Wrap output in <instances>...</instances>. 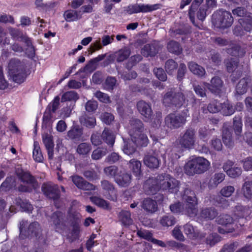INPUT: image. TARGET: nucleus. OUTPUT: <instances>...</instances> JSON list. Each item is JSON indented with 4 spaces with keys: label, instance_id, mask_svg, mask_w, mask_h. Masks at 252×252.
<instances>
[{
    "label": "nucleus",
    "instance_id": "obj_43",
    "mask_svg": "<svg viewBox=\"0 0 252 252\" xmlns=\"http://www.w3.org/2000/svg\"><path fill=\"white\" fill-rule=\"evenodd\" d=\"M106 56L105 54L99 55L98 57L91 60L89 63L85 66L86 70H94L96 68V64L98 62L103 60Z\"/></svg>",
    "mask_w": 252,
    "mask_h": 252
},
{
    "label": "nucleus",
    "instance_id": "obj_47",
    "mask_svg": "<svg viewBox=\"0 0 252 252\" xmlns=\"http://www.w3.org/2000/svg\"><path fill=\"white\" fill-rule=\"evenodd\" d=\"M92 150L91 145L87 143H82L77 146L76 151L79 155H86Z\"/></svg>",
    "mask_w": 252,
    "mask_h": 252
},
{
    "label": "nucleus",
    "instance_id": "obj_44",
    "mask_svg": "<svg viewBox=\"0 0 252 252\" xmlns=\"http://www.w3.org/2000/svg\"><path fill=\"white\" fill-rule=\"evenodd\" d=\"M183 199L186 202H191L195 203L197 201L194 192L189 189H185L182 195Z\"/></svg>",
    "mask_w": 252,
    "mask_h": 252
},
{
    "label": "nucleus",
    "instance_id": "obj_40",
    "mask_svg": "<svg viewBox=\"0 0 252 252\" xmlns=\"http://www.w3.org/2000/svg\"><path fill=\"white\" fill-rule=\"evenodd\" d=\"M34 148L33 150V158L34 160L38 162H42L43 160V156L42 154L39 143L37 141L34 142Z\"/></svg>",
    "mask_w": 252,
    "mask_h": 252
},
{
    "label": "nucleus",
    "instance_id": "obj_31",
    "mask_svg": "<svg viewBox=\"0 0 252 252\" xmlns=\"http://www.w3.org/2000/svg\"><path fill=\"white\" fill-rule=\"evenodd\" d=\"M188 67L191 72L199 77H203L205 74V69L195 62H190L189 63Z\"/></svg>",
    "mask_w": 252,
    "mask_h": 252
},
{
    "label": "nucleus",
    "instance_id": "obj_53",
    "mask_svg": "<svg viewBox=\"0 0 252 252\" xmlns=\"http://www.w3.org/2000/svg\"><path fill=\"white\" fill-rule=\"evenodd\" d=\"M129 166L133 172L136 175L140 174L141 172V162L135 159H132L129 161Z\"/></svg>",
    "mask_w": 252,
    "mask_h": 252
},
{
    "label": "nucleus",
    "instance_id": "obj_34",
    "mask_svg": "<svg viewBox=\"0 0 252 252\" xmlns=\"http://www.w3.org/2000/svg\"><path fill=\"white\" fill-rule=\"evenodd\" d=\"M233 21L231 13L226 11H221V29L231 26Z\"/></svg>",
    "mask_w": 252,
    "mask_h": 252
},
{
    "label": "nucleus",
    "instance_id": "obj_27",
    "mask_svg": "<svg viewBox=\"0 0 252 252\" xmlns=\"http://www.w3.org/2000/svg\"><path fill=\"white\" fill-rule=\"evenodd\" d=\"M43 141L48 152V158L52 159L53 158L54 146L52 138L46 134L43 136Z\"/></svg>",
    "mask_w": 252,
    "mask_h": 252
},
{
    "label": "nucleus",
    "instance_id": "obj_2",
    "mask_svg": "<svg viewBox=\"0 0 252 252\" xmlns=\"http://www.w3.org/2000/svg\"><path fill=\"white\" fill-rule=\"evenodd\" d=\"M210 165V162L202 157H197L189 161L185 166V172L189 176L195 174H201L206 171Z\"/></svg>",
    "mask_w": 252,
    "mask_h": 252
},
{
    "label": "nucleus",
    "instance_id": "obj_17",
    "mask_svg": "<svg viewBox=\"0 0 252 252\" xmlns=\"http://www.w3.org/2000/svg\"><path fill=\"white\" fill-rule=\"evenodd\" d=\"M100 184L102 189L108 193L107 198L113 201H116L117 199V190L113 184L107 180H102Z\"/></svg>",
    "mask_w": 252,
    "mask_h": 252
},
{
    "label": "nucleus",
    "instance_id": "obj_16",
    "mask_svg": "<svg viewBox=\"0 0 252 252\" xmlns=\"http://www.w3.org/2000/svg\"><path fill=\"white\" fill-rule=\"evenodd\" d=\"M144 189L146 193L149 195L156 194L159 189L160 187L159 182L156 178H150L145 182L143 186Z\"/></svg>",
    "mask_w": 252,
    "mask_h": 252
},
{
    "label": "nucleus",
    "instance_id": "obj_7",
    "mask_svg": "<svg viewBox=\"0 0 252 252\" xmlns=\"http://www.w3.org/2000/svg\"><path fill=\"white\" fill-rule=\"evenodd\" d=\"M160 189L167 190L172 193H176L179 189V181L167 174H161L157 176Z\"/></svg>",
    "mask_w": 252,
    "mask_h": 252
},
{
    "label": "nucleus",
    "instance_id": "obj_25",
    "mask_svg": "<svg viewBox=\"0 0 252 252\" xmlns=\"http://www.w3.org/2000/svg\"><path fill=\"white\" fill-rule=\"evenodd\" d=\"M137 147H146L149 143L147 136L143 132L130 136Z\"/></svg>",
    "mask_w": 252,
    "mask_h": 252
},
{
    "label": "nucleus",
    "instance_id": "obj_3",
    "mask_svg": "<svg viewBox=\"0 0 252 252\" xmlns=\"http://www.w3.org/2000/svg\"><path fill=\"white\" fill-rule=\"evenodd\" d=\"M186 100L184 94L181 91H176L174 89H169L164 94L162 102L166 106L180 108Z\"/></svg>",
    "mask_w": 252,
    "mask_h": 252
},
{
    "label": "nucleus",
    "instance_id": "obj_13",
    "mask_svg": "<svg viewBox=\"0 0 252 252\" xmlns=\"http://www.w3.org/2000/svg\"><path fill=\"white\" fill-rule=\"evenodd\" d=\"M16 173L19 179L24 183L31 185L33 188L37 186L36 179L29 172L21 168H17Z\"/></svg>",
    "mask_w": 252,
    "mask_h": 252
},
{
    "label": "nucleus",
    "instance_id": "obj_57",
    "mask_svg": "<svg viewBox=\"0 0 252 252\" xmlns=\"http://www.w3.org/2000/svg\"><path fill=\"white\" fill-rule=\"evenodd\" d=\"M94 95L96 97L100 102L105 103H109L111 102V99L108 95L106 94L103 93L100 91H97L94 94Z\"/></svg>",
    "mask_w": 252,
    "mask_h": 252
},
{
    "label": "nucleus",
    "instance_id": "obj_64",
    "mask_svg": "<svg viewBox=\"0 0 252 252\" xmlns=\"http://www.w3.org/2000/svg\"><path fill=\"white\" fill-rule=\"evenodd\" d=\"M116 79L115 77H108L105 81V88L107 90H113L116 85Z\"/></svg>",
    "mask_w": 252,
    "mask_h": 252
},
{
    "label": "nucleus",
    "instance_id": "obj_28",
    "mask_svg": "<svg viewBox=\"0 0 252 252\" xmlns=\"http://www.w3.org/2000/svg\"><path fill=\"white\" fill-rule=\"evenodd\" d=\"M208 89L212 93L216 94H219L220 93V79L219 77H214L211 80L210 84H207Z\"/></svg>",
    "mask_w": 252,
    "mask_h": 252
},
{
    "label": "nucleus",
    "instance_id": "obj_41",
    "mask_svg": "<svg viewBox=\"0 0 252 252\" xmlns=\"http://www.w3.org/2000/svg\"><path fill=\"white\" fill-rule=\"evenodd\" d=\"M104 174L109 178H114L117 177L119 171V168L115 165H110L103 169Z\"/></svg>",
    "mask_w": 252,
    "mask_h": 252
},
{
    "label": "nucleus",
    "instance_id": "obj_9",
    "mask_svg": "<svg viewBox=\"0 0 252 252\" xmlns=\"http://www.w3.org/2000/svg\"><path fill=\"white\" fill-rule=\"evenodd\" d=\"M187 117V113L186 112L177 114H170L166 117L165 122L170 128L177 129L185 124Z\"/></svg>",
    "mask_w": 252,
    "mask_h": 252
},
{
    "label": "nucleus",
    "instance_id": "obj_38",
    "mask_svg": "<svg viewBox=\"0 0 252 252\" xmlns=\"http://www.w3.org/2000/svg\"><path fill=\"white\" fill-rule=\"evenodd\" d=\"M242 192L247 198L252 197V181H245L242 187Z\"/></svg>",
    "mask_w": 252,
    "mask_h": 252
},
{
    "label": "nucleus",
    "instance_id": "obj_32",
    "mask_svg": "<svg viewBox=\"0 0 252 252\" xmlns=\"http://www.w3.org/2000/svg\"><path fill=\"white\" fill-rule=\"evenodd\" d=\"M166 47L169 52L176 55L181 54L183 51L180 43L173 40H170L167 43Z\"/></svg>",
    "mask_w": 252,
    "mask_h": 252
},
{
    "label": "nucleus",
    "instance_id": "obj_36",
    "mask_svg": "<svg viewBox=\"0 0 252 252\" xmlns=\"http://www.w3.org/2000/svg\"><path fill=\"white\" fill-rule=\"evenodd\" d=\"M249 83V79L248 78H244L242 79L236 87V93L240 95L246 93L247 91Z\"/></svg>",
    "mask_w": 252,
    "mask_h": 252
},
{
    "label": "nucleus",
    "instance_id": "obj_48",
    "mask_svg": "<svg viewBox=\"0 0 252 252\" xmlns=\"http://www.w3.org/2000/svg\"><path fill=\"white\" fill-rule=\"evenodd\" d=\"M11 35L15 39L24 42H29L28 37L24 36L23 33L18 30L11 29L10 30Z\"/></svg>",
    "mask_w": 252,
    "mask_h": 252
},
{
    "label": "nucleus",
    "instance_id": "obj_50",
    "mask_svg": "<svg viewBox=\"0 0 252 252\" xmlns=\"http://www.w3.org/2000/svg\"><path fill=\"white\" fill-rule=\"evenodd\" d=\"M165 69L169 74H172L178 67V63L172 59L167 60L165 63Z\"/></svg>",
    "mask_w": 252,
    "mask_h": 252
},
{
    "label": "nucleus",
    "instance_id": "obj_6",
    "mask_svg": "<svg viewBox=\"0 0 252 252\" xmlns=\"http://www.w3.org/2000/svg\"><path fill=\"white\" fill-rule=\"evenodd\" d=\"M137 109L140 114L143 116L145 122L152 121L154 119L153 122V126H159L161 123V114L156 113V118H154L153 112L151 108V105L143 100H140L137 102L136 104Z\"/></svg>",
    "mask_w": 252,
    "mask_h": 252
},
{
    "label": "nucleus",
    "instance_id": "obj_33",
    "mask_svg": "<svg viewBox=\"0 0 252 252\" xmlns=\"http://www.w3.org/2000/svg\"><path fill=\"white\" fill-rule=\"evenodd\" d=\"M217 211L214 208H206L202 210L200 217L206 220H212L218 215Z\"/></svg>",
    "mask_w": 252,
    "mask_h": 252
},
{
    "label": "nucleus",
    "instance_id": "obj_15",
    "mask_svg": "<svg viewBox=\"0 0 252 252\" xmlns=\"http://www.w3.org/2000/svg\"><path fill=\"white\" fill-rule=\"evenodd\" d=\"M128 130L130 136L136 135V133L143 132L144 125L140 119L132 118L129 121Z\"/></svg>",
    "mask_w": 252,
    "mask_h": 252
},
{
    "label": "nucleus",
    "instance_id": "obj_19",
    "mask_svg": "<svg viewBox=\"0 0 252 252\" xmlns=\"http://www.w3.org/2000/svg\"><path fill=\"white\" fill-rule=\"evenodd\" d=\"M83 134V128L78 125H75L68 131L67 136L72 140L78 141L81 139Z\"/></svg>",
    "mask_w": 252,
    "mask_h": 252
},
{
    "label": "nucleus",
    "instance_id": "obj_30",
    "mask_svg": "<svg viewBox=\"0 0 252 252\" xmlns=\"http://www.w3.org/2000/svg\"><path fill=\"white\" fill-rule=\"evenodd\" d=\"M124 140V146L123 151L124 153L127 155H131L136 150V145L130 138V139H125Z\"/></svg>",
    "mask_w": 252,
    "mask_h": 252
},
{
    "label": "nucleus",
    "instance_id": "obj_23",
    "mask_svg": "<svg viewBox=\"0 0 252 252\" xmlns=\"http://www.w3.org/2000/svg\"><path fill=\"white\" fill-rule=\"evenodd\" d=\"M143 162L147 167L155 169L159 167L160 160L156 156L148 154L144 156Z\"/></svg>",
    "mask_w": 252,
    "mask_h": 252
},
{
    "label": "nucleus",
    "instance_id": "obj_20",
    "mask_svg": "<svg viewBox=\"0 0 252 252\" xmlns=\"http://www.w3.org/2000/svg\"><path fill=\"white\" fill-rule=\"evenodd\" d=\"M141 206L147 213L153 214L158 210V204L157 202L150 198H145L141 203Z\"/></svg>",
    "mask_w": 252,
    "mask_h": 252
},
{
    "label": "nucleus",
    "instance_id": "obj_4",
    "mask_svg": "<svg viewBox=\"0 0 252 252\" xmlns=\"http://www.w3.org/2000/svg\"><path fill=\"white\" fill-rule=\"evenodd\" d=\"M20 237L25 239L26 237L32 238L38 237L41 233L40 224L37 221L28 224L27 220H22L19 226Z\"/></svg>",
    "mask_w": 252,
    "mask_h": 252
},
{
    "label": "nucleus",
    "instance_id": "obj_59",
    "mask_svg": "<svg viewBox=\"0 0 252 252\" xmlns=\"http://www.w3.org/2000/svg\"><path fill=\"white\" fill-rule=\"evenodd\" d=\"M153 72L156 77L161 81H165L167 80V75L162 68H155Z\"/></svg>",
    "mask_w": 252,
    "mask_h": 252
},
{
    "label": "nucleus",
    "instance_id": "obj_11",
    "mask_svg": "<svg viewBox=\"0 0 252 252\" xmlns=\"http://www.w3.org/2000/svg\"><path fill=\"white\" fill-rule=\"evenodd\" d=\"M41 190L44 194L50 199L56 200L60 197L58 186L52 183L43 184L41 187Z\"/></svg>",
    "mask_w": 252,
    "mask_h": 252
},
{
    "label": "nucleus",
    "instance_id": "obj_49",
    "mask_svg": "<svg viewBox=\"0 0 252 252\" xmlns=\"http://www.w3.org/2000/svg\"><path fill=\"white\" fill-rule=\"evenodd\" d=\"M190 32V28L188 26H182L175 30H171V35L174 37L177 35H186Z\"/></svg>",
    "mask_w": 252,
    "mask_h": 252
},
{
    "label": "nucleus",
    "instance_id": "obj_24",
    "mask_svg": "<svg viewBox=\"0 0 252 252\" xmlns=\"http://www.w3.org/2000/svg\"><path fill=\"white\" fill-rule=\"evenodd\" d=\"M79 122L83 126L89 128H93L96 125L95 118L93 116H89L86 113L79 117Z\"/></svg>",
    "mask_w": 252,
    "mask_h": 252
},
{
    "label": "nucleus",
    "instance_id": "obj_22",
    "mask_svg": "<svg viewBox=\"0 0 252 252\" xmlns=\"http://www.w3.org/2000/svg\"><path fill=\"white\" fill-rule=\"evenodd\" d=\"M233 230V219L229 215H223L221 218V233L231 232Z\"/></svg>",
    "mask_w": 252,
    "mask_h": 252
},
{
    "label": "nucleus",
    "instance_id": "obj_8",
    "mask_svg": "<svg viewBox=\"0 0 252 252\" xmlns=\"http://www.w3.org/2000/svg\"><path fill=\"white\" fill-rule=\"evenodd\" d=\"M195 133L194 128L189 127L180 135L178 141L181 148L190 149L194 147L196 140Z\"/></svg>",
    "mask_w": 252,
    "mask_h": 252
},
{
    "label": "nucleus",
    "instance_id": "obj_26",
    "mask_svg": "<svg viewBox=\"0 0 252 252\" xmlns=\"http://www.w3.org/2000/svg\"><path fill=\"white\" fill-rule=\"evenodd\" d=\"M101 137L106 143L110 147H113L115 141V135L112 130L105 127L102 132Z\"/></svg>",
    "mask_w": 252,
    "mask_h": 252
},
{
    "label": "nucleus",
    "instance_id": "obj_35",
    "mask_svg": "<svg viewBox=\"0 0 252 252\" xmlns=\"http://www.w3.org/2000/svg\"><path fill=\"white\" fill-rule=\"evenodd\" d=\"M119 220L124 225H129L133 222L132 219L131 218L130 212L127 211H122L119 214Z\"/></svg>",
    "mask_w": 252,
    "mask_h": 252
},
{
    "label": "nucleus",
    "instance_id": "obj_46",
    "mask_svg": "<svg viewBox=\"0 0 252 252\" xmlns=\"http://www.w3.org/2000/svg\"><path fill=\"white\" fill-rule=\"evenodd\" d=\"M79 98L78 94L73 91L64 93L61 98V102L66 101H76Z\"/></svg>",
    "mask_w": 252,
    "mask_h": 252
},
{
    "label": "nucleus",
    "instance_id": "obj_58",
    "mask_svg": "<svg viewBox=\"0 0 252 252\" xmlns=\"http://www.w3.org/2000/svg\"><path fill=\"white\" fill-rule=\"evenodd\" d=\"M106 149L98 148L94 150L92 154V158L94 160H98L101 158L102 157L105 156L107 153Z\"/></svg>",
    "mask_w": 252,
    "mask_h": 252
},
{
    "label": "nucleus",
    "instance_id": "obj_37",
    "mask_svg": "<svg viewBox=\"0 0 252 252\" xmlns=\"http://www.w3.org/2000/svg\"><path fill=\"white\" fill-rule=\"evenodd\" d=\"M90 200L97 206L104 209L110 210L111 206L109 202L97 196H92L90 198Z\"/></svg>",
    "mask_w": 252,
    "mask_h": 252
},
{
    "label": "nucleus",
    "instance_id": "obj_62",
    "mask_svg": "<svg viewBox=\"0 0 252 252\" xmlns=\"http://www.w3.org/2000/svg\"><path fill=\"white\" fill-rule=\"evenodd\" d=\"M212 22L215 29L220 28V14L219 11H217L212 15Z\"/></svg>",
    "mask_w": 252,
    "mask_h": 252
},
{
    "label": "nucleus",
    "instance_id": "obj_61",
    "mask_svg": "<svg viewBox=\"0 0 252 252\" xmlns=\"http://www.w3.org/2000/svg\"><path fill=\"white\" fill-rule=\"evenodd\" d=\"M84 176L90 181L96 180L98 178L97 173L93 169L87 170L83 172Z\"/></svg>",
    "mask_w": 252,
    "mask_h": 252
},
{
    "label": "nucleus",
    "instance_id": "obj_54",
    "mask_svg": "<svg viewBox=\"0 0 252 252\" xmlns=\"http://www.w3.org/2000/svg\"><path fill=\"white\" fill-rule=\"evenodd\" d=\"M160 224L163 226H172L175 223V219L172 216H164L160 220Z\"/></svg>",
    "mask_w": 252,
    "mask_h": 252
},
{
    "label": "nucleus",
    "instance_id": "obj_63",
    "mask_svg": "<svg viewBox=\"0 0 252 252\" xmlns=\"http://www.w3.org/2000/svg\"><path fill=\"white\" fill-rule=\"evenodd\" d=\"M100 119L106 125H110L114 120V116L109 113H102L100 115Z\"/></svg>",
    "mask_w": 252,
    "mask_h": 252
},
{
    "label": "nucleus",
    "instance_id": "obj_14",
    "mask_svg": "<svg viewBox=\"0 0 252 252\" xmlns=\"http://www.w3.org/2000/svg\"><path fill=\"white\" fill-rule=\"evenodd\" d=\"M72 182L79 189L84 190H94L95 186L86 181L83 177L78 175H73L70 177Z\"/></svg>",
    "mask_w": 252,
    "mask_h": 252
},
{
    "label": "nucleus",
    "instance_id": "obj_45",
    "mask_svg": "<svg viewBox=\"0 0 252 252\" xmlns=\"http://www.w3.org/2000/svg\"><path fill=\"white\" fill-rule=\"evenodd\" d=\"M80 222V215H76L75 216V218H74V222H72V236L73 237V239H76L78 238V234L80 232V227L79 225V223Z\"/></svg>",
    "mask_w": 252,
    "mask_h": 252
},
{
    "label": "nucleus",
    "instance_id": "obj_12",
    "mask_svg": "<svg viewBox=\"0 0 252 252\" xmlns=\"http://www.w3.org/2000/svg\"><path fill=\"white\" fill-rule=\"evenodd\" d=\"M158 8V4L149 5L134 4L127 6L126 10L128 14H132L140 12L145 13L151 12L157 9Z\"/></svg>",
    "mask_w": 252,
    "mask_h": 252
},
{
    "label": "nucleus",
    "instance_id": "obj_10",
    "mask_svg": "<svg viewBox=\"0 0 252 252\" xmlns=\"http://www.w3.org/2000/svg\"><path fill=\"white\" fill-rule=\"evenodd\" d=\"M234 15L242 18L239 19V23L246 31L252 29V14L247 12L243 7H238L233 10Z\"/></svg>",
    "mask_w": 252,
    "mask_h": 252
},
{
    "label": "nucleus",
    "instance_id": "obj_18",
    "mask_svg": "<svg viewBox=\"0 0 252 252\" xmlns=\"http://www.w3.org/2000/svg\"><path fill=\"white\" fill-rule=\"evenodd\" d=\"M131 180V175L130 173L119 171L114 181L121 187H126L130 184Z\"/></svg>",
    "mask_w": 252,
    "mask_h": 252
},
{
    "label": "nucleus",
    "instance_id": "obj_39",
    "mask_svg": "<svg viewBox=\"0 0 252 252\" xmlns=\"http://www.w3.org/2000/svg\"><path fill=\"white\" fill-rule=\"evenodd\" d=\"M15 203L19 206L23 211L30 212L32 210V206L26 199H22L18 197L15 199Z\"/></svg>",
    "mask_w": 252,
    "mask_h": 252
},
{
    "label": "nucleus",
    "instance_id": "obj_60",
    "mask_svg": "<svg viewBox=\"0 0 252 252\" xmlns=\"http://www.w3.org/2000/svg\"><path fill=\"white\" fill-rule=\"evenodd\" d=\"M234 129L236 135H239L242 131V120L239 116L235 117L233 119Z\"/></svg>",
    "mask_w": 252,
    "mask_h": 252
},
{
    "label": "nucleus",
    "instance_id": "obj_42",
    "mask_svg": "<svg viewBox=\"0 0 252 252\" xmlns=\"http://www.w3.org/2000/svg\"><path fill=\"white\" fill-rule=\"evenodd\" d=\"M16 186L14 178L12 177H7L1 184L0 189L1 191H7L13 188H15Z\"/></svg>",
    "mask_w": 252,
    "mask_h": 252
},
{
    "label": "nucleus",
    "instance_id": "obj_29",
    "mask_svg": "<svg viewBox=\"0 0 252 252\" xmlns=\"http://www.w3.org/2000/svg\"><path fill=\"white\" fill-rule=\"evenodd\" d=\"M159 47L156 44H148L145 45L142 49V54L146 57L155 56L158 52Z\"/></svg>",
    "mask_w": 252,
    "mask_h": 252
},
{
    "label": "nucleus",
    "instance_id": "obj_55",
    "mask_svg": "<svg viewBox=\"0 0 252 252\" xmlns=\"http://www.w3.org/2000/svg\"><path fill=\"white\" fill-rule=\"evenodd\" d=\"M234 112V109L228 101L221 105V114L224 116L231 115Z\"/></svg>",
    "mask_w": 252,
    "mask_h": 252
},
{
    "label": "nucleus",
    "instance_id": "obj_5",
    "mask_svg": "<svg viewBox=\"0 0 252 252\" xmlns=\"http://www.w3.org/2000/svg\"><path fill=\"white\" fill-rule=\"evenodd\" d=\"M8 73L14 82L19 84L23 82L26 77L24 65L18 60L12 59L10 61Z\"/></svg>",
    "mask_w": 252,
    "mask_h": 252
},
{
    "label": "nucleus",
    "instance_id": "obj_51",
    "mask_svg": "<svg viewBox=\"0 0 252 252\" xmlns=\"http://www.w3.org/2000/svg\"><path fill=\"white\" fill-rule=\"evenodd\" d=\"M63 15L67 22L75 21L80 18V17L78 16V12L73 10L66 11Z\"/></svg>",
    "mask_w": 252,
    "mask_h": 252
},
{
    "label": "nucleus",
    "instance_id": "obj_56",
    "mask_svg": "<svg viewBox=\"0 0 252 252\" xmlns=\"http://www.w3.org/2000/svg\"><path fill=\"white\" fill-rule=\"evenodd\" d=\"M197 204V201L195 203L191 202H187L186 205V212L188 215L190 217L195 216L197 212V210L195 207Z\"/></svg>",
    "mask_w": 252,
    "mask_h": 252
},
{
    "label": "nucleus",
    "instance_id": "obj_52",
    "mask_svg": "<svg viewBox=\"0 0 252 252\" xmlns=\"http://www.w3.org/2000/svg\"><path fill=\"white\" fill-rule=\"evenodd\" d=\"M130 55V51L126 49H121L115 54L116 60L118 62H122L126 60Z\"/></svg>",
    "mask_w": 252,
    "mask_h": 252
},
{
    "label": "nucleus",
    "instance_id": "obj_1",
    "mask_svg": "<svg viewBox=\"0 0 252 252\" xmlns=\"http://www.w3.org/2000/svg\"><path fill=\"white\" fill-rule=\"evenodd\" d=\"M203 0H181L180 8L183 9L186 6L191 3L188 10V15L192 23L195 22V16L201 21H203L206 16L208 8H214L217 6L216 0H206V5L201 6Z\"/></svg>",
    "mask_w": 252,
    "mask_h": 252
},
{
    "label": "nucleus",
    "instance_id": "obj_21",
    "mask_svg": "<svg viewBox=\"0 0 252 252\" xmlns=\"http://www.w3.org/2000/svg\"><path fill=\"white\" fill-rule=\"evenodd\" d=\"M64 215L60 211L53 213L50 217V221L56 226V228L62 229L64 226Z\"/></svg>",
    "mask_w": 252,
    "mask_h": 252
}]
</instances>
